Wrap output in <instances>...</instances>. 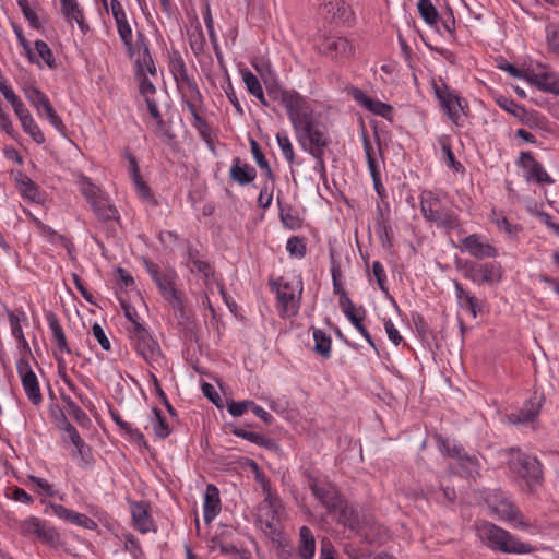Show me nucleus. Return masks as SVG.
I'll list each match as a JSON object with an SVG mask.
<instances>
[{
  "instance_id": "obj_1",
  "label": "nucleus",
  "mask_w": 559,
  "mask_h": 559,
  "mask_svg": "<svg viewBox=\"0 0 559 559\" xmlns=\"http://www.w3.org/2000/svg\"><path fill=\"white\" fill-rule=\"evenodd\" d=\"M278 99L287 111L299 145L312 156L320 157L328 144V138L324 127L316 120L309 103L297 92L288 90L280 91Z\"/></svg>"
},
{
  "instance_id": "obj_2",
  "label": "nucleus",
  "mask_w": 559,
  "mask_h": 559,
  "mask_svg": "<svg viewBox=\"0 0 559 559\" xmlns=\"http://www.w3.org/2000/svg\"><path fill=\"white\" fill-rule=\"evenodd\" d=\"M263 491L264 499L258 507L257 523L266 537L282 545L281 501L266 483H263Z\"/></svg>"
},
{
  "instance_id": "obj_3",
  "label": "nucleus",
  "mask_w": 559,
  "mask_h": 559,
  "mask_svg": "<svg viewBox=\"0 0 559 559\" xmlns=\"http://www.w3.org/2000/svg\"><path fill=\"white\" fill-rule=\"evenodd\" d=\"M477 535L489 548L504 554H530L534 549L530 544L519 540L508 531L489 522L477 526Z\"/></svg>"
},
{
  "instance_id": "obj_4",
  "label": "nucleus",
  "mask_w": 559,
  "mask_h": 559,
  "mask_svg": "<svg viewBox=\"0 0 559 559\" xmlns=\"http://www.w3.org/2000/svg\"><path fill=\"white\" fill-rule=\"evenodd\" d=\"M420 206L425 218L433 222L439 227L453 229L459 225L451 203L443 193L423 191L420 195Z\"/></svg>"
},
{
  "instance_id": "obj_5",
  "label": "nucleus",
  "mask_w": 559,
  "mask_h": 559,
  "mask_svg": "<svg viewBox=\"0 0 559 559\" xmlns=\"http://www.w3.org/2000/svg\"><path fill=\"white\" fill-rule=\"evenodd\" d=\"M276 290L277 310L282 318L295 317L300 308L304 292L301 277H281L273 283Z\"/></svg>"
},
{
  "instance_id": "obj_6",
  "label": "nucleus",
  "mask_w": 559,
  "mask_h": 559,
  "mask_svg": "<svg viewBox=\"0 0 559 559\" xmlns=\"http://www.w3.org/2000/svg\"><path fill=\"white\" fill-rule=\"evenodd\" d=\"M313 493L322 501L326 508L333 512L338 511L337 520L352 530L357 528V516L353 508L344 504L337 495L336 489L331 484L311 483Z\"/></svg>"
},
{
  "instance_id": "obj_7",
  "label": "nucleus",
  "mask_w": 559,
  "mask_h": 559,
  "mask_svg": "<svg viewBox=\"0 0 559 559\" xmlns=\"http://www.w3.org/2000/svg\"><path fill=\"white\" fill-rule=\"evenodd\" d=\"M313 493L322 501L326 508L333 512L338 511L337 520L352 530L357 528V516L353 508L344 504L337 495L336 489L331 484L311 483Z\"/></svg>"
},
{
  "instance_id": "obj_8",
  "label": "nucleus",
  "mask_w": 559,
  "mask_h": 559,
  "mask_svg": "<svg viewBox=\"0 0 559 559\" xmlns=\"http://www.w3.org/2000/svg\"><path fill=\"white\" fill-rule=\"evenodd\" d=\"M81 192L84 194L95 213L103 219L118 218V211L109 203L108 198L87 177L78 180Z\"/></svg>"
},
{
  "instance_id": "obj_9",
  "label": "nucleus",
  "mask_w": 559,
  "mask_h": 559,
  "mask_svg": "<svg viewBox=\"0 0 559 559\" xmlns=\"http://www.w3.org/2000/svg\"><path fill=\"white\" fill-rule=\"evenodd\" d=\"M510 468L528 485L536 484L542 478V467L535 456L522 453L518 450L507 452Z\"/></svg>"
},
{
  "instance_id": "obj_10",
  "label": "nucleus",
  "mask_w": 559,
  "mask_h": 559,
  "mask_svg": "<svg viewBox=\"0 0 559 559\" xmlns=\"http://www.w3.org/2000/svg\"><path fill=\"white\" fill-rule=\"evenodd\" d=\"M433 92L448 118L455 124H460L465 117L463 99L445 84H433Z\"/></svg>"
},
{
  "instance_id": "obj_11",
  "label": "nucleus",
  "mask_w": 559,
  "mask_h": 559,
  "mask_svg": "<svg viewBox=\"0 0 559 559\" xmlns=\"http://www.w3.org/2000/svg\"><path fill=\"white\" fill-rule=\"evenodd\" d=\"M463 275L477 285H497L502 280L503 272L498 262L466 263L463 267Z\"/></svg>"
},
{
  "instance_id": "obj_12",
  "label": "nucleus",
  "mask_w": 559,
  "mask_h": 559,
  "mask_svg": "<svg viewBox=\"0 0 559 559\" xmlns=\"http://www.w3.org/2000/svg\"><path fill=\"white\" fill-rule=\"evenodd\" d=\"M145 267L163 297L175 306L179 305L180 297L175 288V281L177 278L175 271H160L157 265L148 261H145Z\"/></svg>"
},
{
  "instance_id": "obj_13",
  "label": "nucleus",
  "mask_w": 559,
  "mask_h": 559,
  "mask_svg": "<svg viewBox=\"0 0 559 559\" xmlns=\"http://www.w3.org/2000/svg\"><path fill=\"white\" fill-rule=\"evenodd\" d=\"M487 503L491 512L495 513L499 520L510 523L515 528H525L528 526L507 497L493 495L487 499Z\"/></svg>"
},
{
  "instance_id": "obj_14",
  "label": "nucleus",
  "mask_w": 559,
  "mask_h": 559,
  "mask_svg": "<svg viewBox=\"0 0 559 559\" xmlns=\"http://www.w3.org/2000/svg\"><path fill=\"white\" fill-rule=\"evenodd\" d=\"M340 307L345 314V317L349 320V322L354 325V328L360 333V335L368 342V344L378 352L376 344L368 332L367 328L364 325L365 319V309L362 307H357L346 295L345 292H341L340 294Z\"/></svg>"
},
{
  "instance_id": "obj_15",
  "label": "nucleus",
  "mask_w": 559,
  "mask_h": 559,
  "mask_svg": "<svg viewBox=\"0 0 559 559\" xmlns=\"http://www.w3.org/2000/svg\"><path fill=\"white\" fill-rule=\"evenodd\" d=\"M17 373L20 376L24 392L28 400L38 405L43 401L37 376L32 370L27 357H21L16 362Z\"/></svg>"
},
{
  "instance_id": "obj_16",
  "label": "nucleus",
  "mask_w": 559,
  "mask_h": 559,
  "mask_svg": "<svg viewBox=\"0 0 559 559\" xmlns=\"http://www.w3.org/2000/svg\"><path fill=\"white\" fill-rule=\"evenodd\" d=\"M461 250L480 260L491 259L499 255L498 249L479 234H472L464 237L461 240Z\"/></svg>"
},
{
  "instance_id": "obj_17",
  "label": "nucleus",
  "mask_w": 559,
  "mask_h": 559,
  "mask_svg": "<svg viewBox=\"0 0 559 559\" xmlns=\"http://www.w3.org/2000/svg\"><path fill=\"white\" fill-rule=\"evenodd\" d=\"M320 51L332 59L349 58L354 53L353 44L343 36H324L319 44Z\"/></svg>"
},
{
  "instance_id": "obj_18",
  "label": "nucleus",
  "mask_w": 559,
  "mask_h": 559,
  "mask_svg": "<svg viewBox=\"0 0 559 559\" xmlns=\"http://www.w3.org/2000/svg\"><path fill=\"white\" fill-rule=\"evenodd\" d=\"M131 337L134 348L146 361H155L159 357L158 344L141 324H136Z\"/></svg>"
},
{
  "instance_id": "obj_19",
  "label": "nucleus",
  "mask_w": 559,
  "mask_h": 559,
  "mask_svg": "<svg viewBox=\"0 0 559 559\" xmlns=\"http://www.w3.org/2000/svg\"><path fill=\"white\" fill-rule=\"evenodd\" d=\"M544 399L542 395L534 394L526 401L519 412H513L507 415L508 421L516 425H528L533 423L542 408Z\"/></svg>"
},
{
  "instance_id": "obj_20",
  "label": "nucleus",
  "mask_w": 559,
  "mask_h": 559,
  "mask_svg": "<svg viewBox=\"0 0 559 559\" xmlns=\"http://www.w3.org/2000/svg\"><path fill=\"white\" fill-rule=\"evenodd\" d=\"M523 80L542 92L559 95V74L556 72H526Z\"/></svg>"
},
{
  "instance_id": "obj_21",
  "label": "nucleus",
  "mask_w": 559,
  "mask_h": 559,
  "mask_svg": "<svg viewBox=\"0 0 559 559\" xmlns=\"http://www.w3.org/2000/svg\"><path fill=\"white\" fill-rule=\"evenodd\" d=\"M521 164L524 170V177L527 181H534L542 185L552 182L547 171L530 153L521 154Z\"/></svg>"
},
{
  "instance_id": "obj_22",
  "label": "nucleus",
  "mask_w": 559,
  "mask_h": 559,
  "mask_svg": "<svg viewBox=\"0 0 559 559\" xmlns=\"http://www.w3.org/2000/svg\"><path fill=\"white\" fill-rule=\"evenodd\" d=\"M133 525L142 533L146 534L156 531V525L151 518L148 506L144 502H132L130 504Z\"/></svg>"
},
{
  "instance_id": "obj_23",
  "label": "nucleus",
  "mask_w": 559,
  "mask_h": 559,
  "mask_svg": "<svg viewBox=\"0 0 559 559\" xmlns=\"http://www.w3.org/2000/svg\"><path fill=\"white\" fill-rule=\"evenodd\" d=\"M61 4V13L66 21L70 24L76 23L80 31L86 34L90 26L85 20L84 10L78 0H59Z\"/></svg>"
},
{
  "instance_id": "obj_24",
  "label": "nucleus",
  "mask_w": 559,
  "mask_h": 559,
  "mask_svg": "<svg viewBox=\"0 0 559 559\" xmlns=\"http://www.w3.org/2000/svg\"><path fill=\"white\" fill-rule=\"evenodd\" d=\"M249 409H252V413L264 423L271 424L273 421V416L251 400L231 401L227 404V411L233 417H240Z\"/></svg>"
},
{
  "instance_id": "obj_25",
  "label": "nucleus",
  "mask_w": 559,
  "mask_h": 559,
  "mask_svg": "<svg viewBox=\"0 0 559 559\" xmlns=\"http://www.w3.org/2000/svg\"><path fill=\"white\" fill-rule=\"evenodd\" d=\"M129 164H130L131 180H132L136 195L143 202L151 204V205H155L156 201L154 199V195H153L150 187L147 186V183L142 179V177L140 175V168H139L138 162L133 156H131L129 158Z\"/></svg>"
},
{
  "instance_id": "obj_26",
  "label": "nucleus",
  "mask_w": 559,
  "mask_h": 559,
  "mask_svg": "<svg viewBox=\"0 0 559 559\" xmlns=\"http://www.w3.org/2000/svg\"><path fill=\"white\" fill-rule=\"evenodd\" d=\"M354 98L358 104L364 106L367 110H369L373 115L380 116L385 119L392 118L393 110L389 104L383 103L379 99L372 98L361 91H356L354 93Z\"/></svg>"
},
{
  "instance_id": "obj_27",
  "label": "nucleus",
  "mask_w": 559,
  "mask_h": 559,
  "mask_svg": "<svg viewBox=\"0 0 559 559\" xmlns=\"http://www.w3.org/2000/svg\"><path fill=\"white\" fill-rule=\"evenodd\" d=\"M221 511L219 491L214 485H207L203 497V518L205 522L213 521Z\"/></svg>"
},
{
  "instance_id": "obj_28",
  "label": "nucleus",
  "mask_w": 559,
  "mask_h": 559,
  "mask_svg": "<svg viewBox=\"0 0 559 559\" xmlns=\"http://www.w3.org/2000/svg\"><path fill=\"white\" fill-rule=\"evenodd\" d=\"M239 74L248 92L259 99L263 106H267L269 103L264 96L263 87L259 79L248 68H240Z\"/></svg>"
},
{
  "instance_id": "obj_29",
  "label": "nucleus",
  "mask_w": 559,
  "mask_h": 559,
  "mask_svg": "<svg viewBox=\"0 0 559 559\" xmlns=\"http://www.w3.org/2000/svg\"><path fill=\"white\" fill-rule=\"evenodd\" d=\"M19 191L24 199L35 203H43L45 198L37 186L25 175L19 174L16 178Z\"/></svg>"
},
{
  "instance_id": "obj_30",
  "label": "nucleus",
  "mask_w": 559,
  "mask_h": 559,
  "mask_svg": "<svg viewBox=\"0 0 559 559\" xmlns=\"http://www.w3.org/2000/svg\"><path fill=\"white\" fill-rule=\"evenodd\" d=\"M255 169L245 163H241L239 158L234 159L230 167V177L234 181L239 185H247L254 180Z\"/></svg>"
},
{
  "instance_id": "obj_31",
  "label": "nucleus",
  "mask_w": 559,
  "mask_h": 559,
  "mask_svg": "<svg viewBox=\"0 0 559 559\" xmlns=\"http://www.w3.org/2000/svg\"><path fill=\"white\" fill-rule=\"evenodd\" d=\"M19 530L20 533L25 537H37L41 539H46L49 537V533L46 530V526L39 519L34 516L21 522Z\"/></svg>"
},
{
  "instance_id": "obj_32",
  "label": "nucleus",
  "mask_w": 559,
  "mask_h": 559,
  "mask_svg": "<svg viewBox=\"0 0 559 559\" xmlns=\"http://www.w3.org/2000/svg\"><path fill=\"white\" fill-rule=\"evenodd\" d=\"M0 92L5 100L11 105L17 118L29 111L22 99L15 94L12 86L3 78H0Z\"/></svg>"
},
{
  "instance_id": "obj_33",
  "label": "nucleus",
  "mask_w": 559,
  "mask_h": 559,
  "mask_svg": "<svg viewBox=\"0 0 559 559\" xmlns=\"http://www.w3.org/2000/svg\"><path fill=\"white\" fill-rule=\"evenodd\" d=\"M150 120L147 121L148 127L154 134L160 139H167L169 136L168 129L162 118L157 104L150 103Z\"/></svg>"
},
{
  "instance_id": "obj_34",
  "label": "nucleus",
  "mask_w": 559,
  "mask_h": 559,
  "mask_svg": "<svg viewBox=\"0 0 559 559\" xmlns=\"http://www.w3.org/2000/svg\"><path fill=\"white\" fill-rule=\"evenodd\" d=\"M19 120L23 131L28 134L34 142L37 144L45 143V134L29 111L19 117Z\"/></svg>"
},
{
  "instance_id": "obj_35",
  "label": "nucleus",
  "mask_w": 559,
  "mask_h": 559,
  "mask_svg": "<svg viewBox=\"0 0 559 559\" xmlns=\"http://www.w3.org/2000/svg\"><path fill=\"white\" fill-rule=\"evenodd\" d=\"M35 111L39 118L47 119L57 131L61 133L64 132L63 121L56 112L49 98L45 100L41 105H39L37 108H35Z\"/></svg>"
},
{
  "instance_id": "obj_36",
  "label": "nucleus",
  "mask_w": 559,
  "mask_h": 559,
  "mask_svg": "<svg viewBox=\"0 0 559 559\" xmlns=\"http://www.w3.org/2000/svg\"><path fill=\"white\" fill-rule=\"evenodd\" d=\"M299 555L302 559H312L316 551V542L311 531L302 526L299 532Z\"/></svg>"
},
{
  "instance_id": "obj_37",
  "label": "nucleus",
  "mask_w": 559,
  "mask_h": 559,
  "mask_svg": "<svg viewBox=\"0 0 559 559\" xmlns=\"http://www.w3.org/2000/svg\"><path fill=\"white\" fill-rule=\"evenodd\" d=\"M48 326L51 331L53 341L57 344V347L61 354H69L70 348L68 346V342L64 335V332L58 321V319L55 316L48 317Z\"/></svg>"
},
{
  "instance_id": "obj_38",
  "label": "nucleus",
  "mask_w": 559,
  "mask_h": 559,
  "mask_svg": "<svg viewBox=\"0 0 559 559\" xmlns=\"http://www.w3.org/2000/svg\"><path fill=\"white\" fill-rule=\"evenodd\" d=\"M35 58L39 61V67L43 64L47 66L50 69L56 68V59L49 46L44 40H36L34 44Z\"/></svg>"
},
{
  "instance_id": "obj_39",
  "label": "nucleus",
  "mask_w": 559,
  "mask_h": 559,
  "mask_svg": "<svg viewBox=\"0 0 559 559\" xmlns=\"http://www.w3.org/2000/svg\"><path fill=\"white\" fill-rule=\"evenodd\" d=\"M362 138V144L364 150L367 158L368 168L370 171V175L372 179L377 182V169H378V163H377V153L379 148H376L370 141L368 140L365 130L361 132Z\"/></svg>"
},
{
  "instance_id": "obj_40",
  "label": "nucleus",
  "mask_w": 559,
  "mask_h": 559,
  "mask_svg": "<svg viewBox=\"0 0 559 559\" xmlns=\"http://www.w3.org/2000/svg\"><path fill=\"white\" fill-rule=\"evenodd\" d=\"M322 9L332 19L343 20L347 15V5L344 0H323Z\"/></svg>"
},
{
  "instance_id": "obj_41",
  "label": "nucleus",
  "mask_w": 559,
  "mask_h": 559,
  "mask_svg": "<svg viewBox=\"0 0 559 559\" xmlns=\"http://www.w3.org/2000/svg\"><path fill=\"white\" fill-rule=\"evenodd\" d=\"M520 122L527 126L531 129H547V119L545 118V116L535 110L525 109Z\"/></svg>"
},
{
  "instance_id": "obj_42",
  "label": "nucleus",
  "mask_w": 559,
  "mask_h": 559,
  "mask_svg": "<svg viewBox=\"0 0 559 559\" xmlns=\"http://www.w3.org/2000/svg\"><path fill=\"white\" fill-rule=\"evenodd\" d=\"M150 426L158 438H166L170 433V428L162 416V412L154 408L150 418Z\"/></svg>"
},
{
  "instance_id": "obj_43",
  "label": "nucleus",
  "mask_w": 559,
  "mask_h": 559,
  "mask_svg": "<svg viewBox=\"0 0 559 559\" xmlns=\"http://www.w3.org/2000/svg\"><path fill=\"white\" fill-rule=\"evenodd\" d=\"M64 431L67 433V437L75 448V453L73 455H79L82 459H85L88 452V448L86 447L83 439L80 437L78 430L72 425L67 424Z\"/></svg>"
},
{
  "instance_id": "obj_44",
  "label": "nucleus",
  "mask_w": 559,
  "mask_h": 559,
  "mask_svg": "<svg viewBox=\"0 0 559 559\" xmlns=\"http://www.w3.org/2000/svg\"><path fill=\"white\" fill-rule=\"evenodd\" d=\"M233 433L239 438L248 440L254 444L263 445L265 448H271L274 444L271 439L254 431H249L242 428H235Z\"/></svg>"
},
{
  "instance_id": "obj_45",
  "label": "nucleus",
  "mask_w": 559,
  "mask_h": 559,
  "mask_svg": "<svg viewBox=\"0 0 559 559\" xmlns=\"http://www.w3.org/2000/svg\"><path fill=\"white\" fill-rule=\"evenodd\" d=\"M313 340L314 350L324 358H329L331 355V338L326 335V333L321 330H314Z\"/></svg>"
},
{
  "instance_id": "obj_46",
  "label": "nucleus",
  "mask_w": 559,
  "mask_h": 559,
  "mask_svg": "<svg viewBox=\"0 0 559 559\" xmlns=\"http://www.w3.org/2000/svg\"><path fill=\"white\" fill-rule=\"evenodd\" d=\"M276 141L284 158L292 165L295 160V152L292 141L286 132H278Z\"/></svg>"
},
{
  "instance_id": "obj_47",
  "label": "nucleus",
  "mask_w": 559,
  "mask_h": 559,
  "mask_svg": "<svg viewBox=\"0 0 559 559\" xmlns=\"http://www.w3.org/2000/svg\"><path fill=\"white\" fill-rule=\"evenodd\" d=\"M417 8L420 16L428 25L437 23L438 12L430 0H419Z\"/></svg>"
},
{
  "instance_id": "obj_48",
  "label": "nucleus",
  "mask_w": 559,
  "mask_h": 559,
  "mask_svg": "<svg viewBox=\"0 0 559 559\" xmlns=\"http://www.w3.org/2000/svg\"><path fill=\"white\" fill-rule=\"evenodd\" d=\"M28 481L32 488L40 496L53 497L56 493L53 485L46 479L36 476H28Z\"/></svg>"
},
{
  "instance_id": "obj_49",
  "label": "nucleus",
  "mask_w": 559,
  "mask_h": 559,
  "mask_svg": "<svg viewBox=\"0 0 559 559\" xmlns=\"http://www.w3.org/2000/svg\"><path fill=\"white\" fill-rule=\"evenodd\" d=\"M22 91L29 102V104L35 108L41 105L45 100L48 99L47 95L44 94L39 88L35 85H25L22 87Z\"/></svg>"
},
{
  "instance_id": "obj_50",
  "label": "nucleus",
  "mask_w": 559,
  "mask_h": 559,
  "mask_svg": "<svg viewBox=\"0 0 559 559\" xmlns=\"http://www.w3.org/2000/svg\"><path fill=\"white\" fill-rule=\"evenodd\" d=\"M207 548L210 552L218 550L221 554L224 555H234L237 552V548L233 544L224 542L218 536L211 538V540L207 544Z\"/></svg>"
},
{
  "instance_id": "obj_51",
  "label": "nucleus",
  "mask_w": 559,
  "mask_h": 559,
  "mask_svg": "<svg viewBox=\"0 0 559 559\" xmlns=\"http://www.w3.org/2000/svg\"><path fill=\"white\" fill-rule=\"evenodd\" d=\"M286 250L294 258H302L306 254V245L299 237H290L286 243Z\"/></svg>"
},
{
  "instance_id": "obj_52",
  "label": "nucleus",
  "mask_w": 559,
  "mask_h": 559,
  "mask_svg": "<svg viewBox=\"0 0 559 559\" xmlns=\"http://www.w3.org/2000/svg\"><path fill=\"white\" fill-rule=\"evenodd\" d=\"M140 93L144 97V100L150 108V103L157 104L155 99L156 87L154 84L147 80L146 78H142L140 81Z\"/></svg>"
},
{
  "instance_id": "obj_53",
  "label": "nucleus",
  "mask_w": 559,
  "mask_h": 559,
  "mask_svg": "<svg viewBox=\"0 0 559 559\" xmlns=\"http://www.w3.org/2000/svg\"><path fill=\"white\" fill-rule=\"evenodd\" d=\"M498 105L502 109H504L507 112H509L513 117H515L519 121L521 120V118L526 109L522 105H519L515 102H513L512 99H508V98L498 99Z\"/></svg>"
},
{
  "instance_id": "obj_54",
  "label": "nucleus",
  "mask_w": 559,
  "mask_h": 559,
  "mask_svg": "<svg viewBox=\"0 0 559 559\" xmlns=\"http://www.w3.org/2000/svg\"><path fill=\"white\" fill-rule=\"evenodd\" d=\"M457 462L462 472L468 476H473L478 471V461L475 457L462 456L460 452H457Z\"/></svg>"
},
{
  "instance_id": "obj_55",
  "label": "nucleus",
  "mask_w": 559,
  "mask_h": 559,
  "mask_svg": "<svg viewBox=\"0 0 559 559\" xmlns=\"http://www.w3.org/2000/svg\"><path fill=\"white\" fill-rule=\"evenodd\" d=\"M252 153H253L254 159H255L257 164L259 165V167L261 169H263L265 171L266 177L273 181V179H274L273 171H272L267 160L264 158L263 154L259 150L255 142H252Z\"/></svg>"
},
{
  "instance_id": "obj_56",
  "label": "nucleus",
  "mask_w": 559,
  "mask_h": 559,
  "mask_svg": "<svg viewBox=\"0 0 559 559\" xmlns=\"http://www.w3.org/2000/svg\"><path fill=\"white\" fill-rule=\"evenodd\" d=\"M92 335L99 343V345L102 346V348L104 350H106V352L110 350V348H111L110 341L107 337V335L105 334V331L100 324H98V323L93 324Z\"/></svg>"
},
{
  "instance_id": "obj_57",
  "label": "nucleus",
  "mask_w": 559,
  "mask_h": 559,
  "mask_svg": "<svg viewBox=\"0 0 559 559\" xmlns=\"http://www.w3.org/2000/svg\"><path fill=\"white\" fill-rule=\"evenodd\" d=\"M70 523L87 528V530H95L97 527V524L94 520L88 518L85 514L79 513L73 511Z\"/></svg>"
},
{
  "instance_id": "obj_58",
  "label": "nucleus",
  "mask_w": 559,
  "mask_h": 559,
  "mask_svg": "<svg viewBox=\"0 0 559 559\" xmlns=\"http://www.w3.org/2000/svg\"><path fill=\"white\" fill-rule=\"evenodd\" d=\"M109 11H111L116 25L128 22L126 11L119 0H110Z\"/></svg>"
},
{
  "instance_id": "obj_59",
  "label": "nucleus",
  "mask_w": 559,
  "mask_h": 559,
  "mask_svg": "<svg viewBox=\"0 0 559 559\" xmlns=\"http://www.w3.org/2000/svg\"><path fill=\"white\" fill-rule=\"evenodd\" d=\"M191 272H197L199 274H202L204 277V282L209 283L210 277L212 275V271L210 265L201 260H192L190 264Z\"/></svg>"
},
{
  "instance_id": "obj_60",
  "label": "nucleus",
  "mask_w": 559,
  "mask_h": 559,
  "mask_svg": "<svg viewBox=\"0 0 559 559\" xmlns=\"http://www.w3.org/2000/svg\"><path fill=\"white\" fill-rule=\"evenodd\" d=\"M372 273L377 280L379 288L383 292H386V287H385L386 274H385L383 265L380 262H378V261L373 262Z\"/></svg>"
},
{
  "instance_id": "obj_61",
  "label": "nucleus",
  "mask_w": 559,
  "mask_h": 559,
  "mask_svg": "<svg viewBox=\"0 0 559 559\" xmlns=\"http://www.w3.org/2000/svg\"><path fill=\"white\" fill-rule=\"evenodd\" d=\"M118 34L127 47L132 46V28L129 22L119 23L117 25Z\"/></svg>"
},
{
  "instance_id": "obj_62",
  "label": "nucleus",
  "mask_w": 559,
  "mask_h": 559,
  "mask_svg": "<svg viewBox=\"0 0 559 559\" xmlns=\"http://www.w3.org/2000/svg\"><path fill=\"white\" fill-rule=\"evenodd\" d=\"M384 329H385V332L388 334L389 340L395 346L400 345L401 342L403 341V337L401 336L400 332L395 328V325L392 322V320H390V319L384 320Z\"/></svg>"
},
{
  "instance_id": "obj_63",
  "label": "nucleus",
  "mask_w": 559,
  "mask_h": 559,
  "mask_svg": "<svg viewBox=\"0 0 559 559\" xmlns=\"http://www.w3.org/2000/svg\"><path fill=\"white\" fill-rule=\"evenodd\" d=\"M124 549L129 551L134 559H140L142 556L141 547L133 536H127L124 542Z\"/></svg>"
},
{
  "instance_id": "obj_64",
  "label": "nucleus",
  "mask_w": 559,
  "mask_h": 559,
  "mask_svg": "<svg viewBox=\"0 0 559 559\" xmlns=\"http://www.w3.org/2000/svg\"><path fill=\"white\" fill-rule=\"evenodd\" d=\"M547 43L549 49L559 51V29L555 27L547 28Z\"/></svg>"
}]
</instances>
